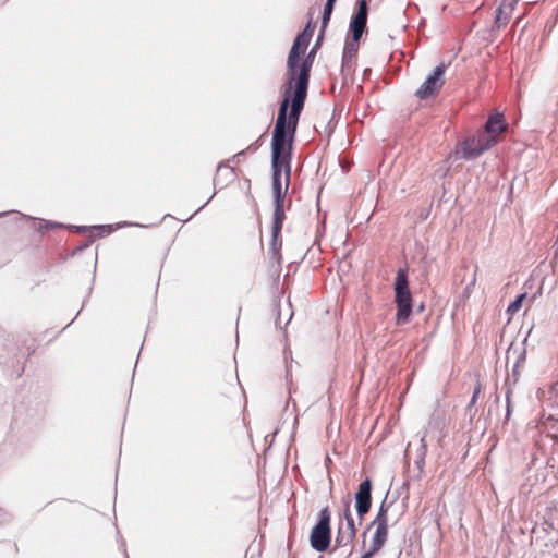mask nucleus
I'll return each instance as SVG.
<instances>
[{
    "mask_svg": "<svg viewBox=\"0 0 558 558\" xmlns=\"http://www.w3.org/2000/svg\"><path fill=\"white\" fill-rule=\"evenodd\" d=\"M294 81L287 77L271 141V148L289 153L292 151L299 119L307 96L306 70L301 74L299 82Z\"/></svg>",
    "mask_w": 558,
    "mask_h": 558,
    "instance_id": "nucleus-1",
    "label": "nucleus"
},
{
    "mask_svg": "<svg viewBox=\"0 0 558 558\" xmlns=\"http://www.w3.org/2000/svg\"><path fill=\"white\" fill-rule=\"evenodd\" d=\"M271 168L275 203L271 248L276 255L281 246L279 234L284 220L283 199L290 183L291 153L271 148Z\"/></svg>",
    "mask_w": 558,
    "mask_h": 558,
    "instance_id": "nucleus-2",
    "label": "nucleus"
},
{
    "mask_svg": "<svg viewBox=\"0 0 558 558\" xmlns=\"http://www.w3.org/2000/svg\"><path fill=\"white\" fill-rule=\"evenodd\" d=\"M357 11L352 16L350 22V31L352 33V40H347L342 54V65L345 66L356 54L359 49V41L366 28L368 7L366 0H357Z\"/></svg>",
    "mask_w": 558,
    "mask_h": 558,
    "instance_id": "nucleus-3",
    "label": "nucleus"
},
{
    "mask_svg": "<svg viewBox=\"0 0 558 558\" xmlns=\"http://www.w3.org/2000/svg\"><path fill=\"white\" fill-rule=\"evenodd\" d=\"M395 302L397 305L396 323L405 324L412 313V295L409 289L408 276L404 269H399L395 281Z\"/></svg>",
    "mask_w": 558,
    "mask_h": 558,
    "instance_id": "nucleus-4",
    "label": "nucleus"
},
{
    "mask_svg": "<svg viewBox=\"0 0 558 558\" xmlns=\"http://www.w3.org/2000/svg\"><path fill=\"white\" fill-rule=\"evenodd\" d=\"M319 520L311 533V546L317 551H325L330 545V511L328 507L319 511Z\"/></svg>",
    "mask_w": 558,
    "mask_h": 558,
    "instance_id": "nucleus-5",
    "label": "nucleus"
},
{
    "mask_svg": "<svg viewBox=\"0 0 558 558\" xmlns=\"http://www.w3.org/2000/svg\"><path fill=\"white\" fill-rule=\"evenodd\" d=\"M311 22L306 25L303 32L298 34L295 37L293 45L290 49L288 60H287V77H291V80H295L296 77V70H298V61L300 59V53L303 49H305L308 46V43L312 37V31H311Z\"/></svg>",
    "mask_w": 558,
    "mask_h": 558,
    "instance_id": "nucleus-6",
    "label": "nucleus"
},
{
    "mask_svg": "<svg viewBox=\"0 0 558 558\" xmlns=\"http://www.w3.org/2000/svg\"><path fill=\"white\" fill-rule=\"evenodd\" d=\"M446 65L444 63L439 64L435 68L433 73H430L420 88L416 90L415 95L420 99H426L434 95H436L445 83Z\"/></svg>",
    "mask_w": 558,
    "mask_h": 558,
    "instance_id": "nucleus-7",
    "label": "nucleus"
},
{
    "mask_svg": "<svg viewBox=\"0 0 558 558\" xmlns=\"http://www.w3.org/2000/svg\"><path fill=\"white\" fill-rule=\"evenodd\" d=\"M354 498L356 513L361 523L372 506V481L369 478H365L359 485Z\"/></svg>",
    "mask_w": 558,
    "mask_h": 558,
    "instance_id": "nucleus-8",
    "label": "nucleus"
},
{
    "mask_svg": "<svg viewBox=\"0 0 558 558\" xmlns=\"http://www.w3.org/2000/svg\"><path fill=\"white\" fill-rule=\"evenodd\" d=\"M356 525L354 519L342 521L340 520L335 544L337 547L348 546L353 543L356 536Z\"/></svg>",
    "mask_w": 558,
    "mask_h": 558,
    "instance_id": "nucleus-9",
    "label": "nucleus"
},
{
    "mask_svg": "<svg viewBox=\"0 0 558 558\" xmlns=\"http://www.w3.org/2000/svg\"><path fill=\"white\" fill-rule=\"evenodd\" d=\"M517 2L518 0H504L500 3L495 15V25L497 28L504 27L508 24Z\"/></svg>",
    "mask_w": 558,
    "mask_h": 558,
    "instance_id": "nucleus-10",
    "label": "nucleus"
},
{
    "mask_svg": "<svg viewBox=\"0 0 558 558\" xmlns=\"http://www.w3.org/2000/svg\"><path fill=\"white\" fill-rule=\"evenodd\" d=\"M375 532L371 541L368 553L377 554L386 544L388 538V526L387 525H374Z\"/></svg>",
    "mask_w": 558,
    "mask_h": 558,
    "instance_id": "nucleus-11",
    "label": "nucleus"
},
{
    "mask_svg": "<svg viewBox=\"0 0 558 558\" xmlns=\"http://www.w3.org/2000/svg\"><path fill=\"white\" fill-rule=\"evenodd\" d=\"M477 142L475 141L474 136L465 138L459 146L458 154L461 155L464 159H474L482 155L481 153H477L478 147H476Z\"/></svg>",
    "mask_w": 558,
    "mask_h": 558,
    "instance_id": "nucleus-12",
    "label": "nucleus"
},
{
    "mask_svg": "<svg viewBox=\"0 0 558 558\" xmlns=\"http://www.w3.org/2000/svg\"><path fill=\"white\" fill-rule=\"evenodd\" d=\"M322 37H323V35L319 34L318 40H317L316 45L312 48V50L305 57V59L302 61V63L301 64L298 63L296 77H295L294 83L299 82V80L301 77V74L303 73L304 70H306L307 83L310 82V72H311V69H312V65H313V60H314V57H315V53H316V48L318 47L319 40L322 39Z\"/></svg>",
    "mask_w": 558,
    "mask_h": 558,
    "instance_id": "nucleus-13",
    "label": "nucleus"
},
{
    "mask_svg": "<svg viewBox=\"0 0 558 558\" xmlns=\"http://www.w3.org/2000/svg\"><path fill=\"white\" fill-rule=\"evenodd\" d=\"M506 129L507 125L501 113L490 116L485 124V131L496 137L499 133L506 131Z\"/></svg>",
    "mask_w": 558,
    "mask_h": 558,
    "instance_id": "nucleus-14",
    "label": "nucleus"
},
{
    "mask_svg": "<svg viewBox=\"0 0 558 558\" xmlns=\"http://www.w3.org/2000/svg\"><path fill=\"white\" fill-rule=\"evenodd\" d=\"M474 138L477 142V153L481 154H483L497 143V137L495 135L487 133L486 131L481 132L477 135H474Z\"/></svg>",
    "mask_w": 558,
    "mask_h": 558,
    "instance_id": "nucleus-15",
    "label": "nucleus"
},
{
    "mask_svg": "<svg viewBox=\"0 0 558 558\" xmlns=\"http://www.w3.org/2000/svg\"><path fill=\"white\" fill-rule=\"evenodd\" d=\"M388 507L386 506V499L381 502L378 513L376 514L375 519L371 522V524L367 526V530H369L374 525H387L388 526Z\"/></svg>",
    "mask_w": 558,
    "mask_h": 558,
    "instance_id": "nucleus-16",
    "label": "nucleus"
},
{
    "mask_svg": "<svg viewBox=\"0 0 558 558\" xmlns=\"http://www.w3.org/2000/svg\"><path fill=\"white\" fill-rule=\"evenodd\" d=\"M335 2L336 1H332V0H327L326 1L325 8H324V12H323V16H322V26H320V34L322 35L324 34L325 28L327 27V25H328V23L330 21V16H331L332 11H333Z\"/></svg>",
    "mask_w": 558,
    "mask_h": 558,
    "instance_id": "nucleus-17",
    "label": "nucleus"
},
{
    "mask_svg": "<svg viewBox=\"0 0 558 558\" xmlns=\"http://www.w3.org/2000/svg\"><path fill=\"white\" fill-rule=\"evenodd\" d=\"M525 299V294H521L519 295L513 302H511L507 308V312L509 314H514L517 313L521 305H522V301Z\"/></svg>",
    "mask_w": 558,
    "mask_h": 558,
    "instance_id": "nucleus-18",
    "label": "nucleus"
},
{
    "mask_svg": "<svg viewBox=\"0 0 558 558\" xmlns=\"http://www.w3.org/2000/svg\"><path fill=\"white\" fill-rule=\"evenodd\" d=\"M511 393H512V390L510 388H508L507 392H506V417H505V421H508L512 413Z\"/></svg>",
    "mask_w": 558,
    "mask_h": 558,
    "instance_id": "nucleus-19",
    "label": "nucleus"
},
{
    "mask_svg": "<svg viewBox=\"0 0 558 558\" xmlns=\"http://www.w3.org/2000/svg\"><path fill=\"white\" fill-rule=\"evenodd\" d=\"M427 452L426 434L421 437V446L417 450V457L425 458Z\"/></svg>",
    "mask_w": 558,
    "mask_h": 558,
    "instance_id": "nucleus-20",
    "label": "nucleus"
},
{
    "mask_svg": "<svg viewBox=\"0 0 558 558\" xmlns=\"http://www.w3.org/2000/svg\"><path fill=\"white\" fill-rule=\"evenodd\" d=\"M351 519H353V515H352V511H351L350 501H348L344 505L343 513H342V517L340 520L345 521V520H351Z\"/></svg>",
    "mask_w": 558,
    "mask_h": 558,
    "instance_id": "nucleus-21",
    "label": "nucleus"
},
{
    "mask_svg": "<svg viewBox=\"0 0 558 558\" xmlns=\"http://www.w3.org/2000/svg\"><path fill=\"white\" fill-rule=\"evenodd\" d=\"M480 392H481V385L478 384L474 388V391H473V395H472V398H471V401H470V405H473L476 402Z\"/></svg>",
    "mask_w": 558,
    "mask_h": 558,
    "instance_id": "nucleus-22",
    "label": "nucleus"
},
{
    "mask_svg": "<svg viewBox=\"0 0 558 558\" xmlns=\"http://www.w3.org/2000/svg\"><path fill=\"white\" fill-rule=\"evenodd\" d=\"M415 464H416L417 469L420 471H422L424 468V464H425V458L416 457Z\"/></svg>",
    "mask_w": 558,
    "mask_h": 558,
    "instance_id": "nucleus-23",
    "label": "nucleus"
},
{
    "mask_svg": "<svg viewBox=\"0 0 558 558\" xmlns=\"http://www.w3.org/2000/svg\"><path fill=\"white\" fill-rule=\"evenodd\" d=\"M97 229H108V231L110 232L112 230V227L110 225H107V226H99V227H96Z\"/></svg>",
    "mask_w": 558,
    "mask_h": 558,
    "instance_id": "nucleus-24",
    "label": "nucleus"
},
{
    "mask_svg": "<svg viewBox=\"0 0 558 558\" xmlns=\"http://www.w3.org/2000/svg\"><path fill=\"white\" fill-rule=\"evenodd\" d=\"M374 555L368 553V551H365L361 558H372Z\"/></svg>",
    "mask_w": 558,
    "mask_h": 558,
    "instance_id": "nucleus-25",
    "label": "nucleus"
},
{
    "mask_svg": "<svg viewBox=\"0 0 558 558\" xmlns=\"http://www.w3.org/2000/svg\"><path fill=\"white\" fill-rule=\"evenodd\" d=\"M244 154H245L244 151H240L233 158H238L239 159L240 157L244 156Z\"/></svg>",
    "mask_w": 558,
    "mask_h": 558,
    "instance_id": "nucleus-26",
    "label": "nucleus"
},
{
    "mask_svg": "<svg viewBox=\"0 0 558 558\" xmlns=\"http://www.w3.org/2000/svg\"><path fill=\"white\" fill-rule=\"evenodd\" d=\"M77 229V231H84L86 229V227H75Z\"/></svg>",
    "mask_w": 558,
    "mask_h": 558,
    "instance_id": "nucleus-27",
    "label": "nucleus"
},
{
    "mask_svg": "<svg viewBox=\"0 0 558 558\" xmlns=\"http://www.w3.org/2000/svg\"><path fill=\"white\" fill-rule=\"evenodd\" d=\"M121 226H133L132 223H128V222H124L123 225H119V227Z\"/></svg>",
    "mask_w": 558,
    "mask_h": 558,
    "instance_id": "nucleus-28",
    "label": "nucleus"
}]
</instances>
